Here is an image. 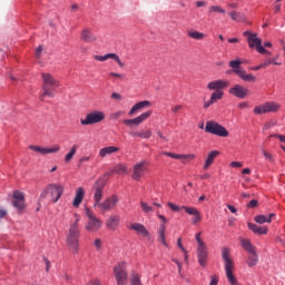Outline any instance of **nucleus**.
<instances>
[{"mask_svg":"<svg viewBox=\"0 0 285 285\" xmlns=\"http://www.w3.org/2000/svg\"><path fill=\"white\" fill-rule=\"evenodd\" d=\"M106 188V180L104 178H98L91 187V193L94 195V208H97L99 213H110L115 210L119 204V196L111 195L104 199V190ZM104 199V200H102Z\"/></svg>","mask_w":285,"mask_h":285,"instance_id":"nucleus-1","label":"nucleus"},{"mask_svg":"<svg viewBox=\"0 0 285 285\" xmlns=\"http://www.w3.org/2000/svg\"><path fill=\"white\" fill-rule=\"evenodd\" d=\"M79 222H81V216L79 214H73V218L69 222V229L67 233V246L73 254L79 253V239H81V227H79Z\"/></svg>","mask_w":285,"mask_h":285,"instance_id":"nucleus-2","label":"nucleus"},{"mask_svg":"<svg viewBox=\"0 0 285 285\" xmlns=\"http://www.w3.org/2000/svg\"><path fill=\"white\" fill-rule=\"evenodd\" d=\"M42 94L41 101H46V97L52 99L55 97V88H59V81L50 73L42 72Z\"/></svg>","mask_w":285,"mask_h":285,"instance_id":"nucleus-3","label":"nucleus"},{"mask_svg":"<svg viewBox=\"0 0 285 285\" xmlns=\"http://www.w3.org/2000/svg\"><path fill=\"white\" fill-rule=\"evenodd\" d=\"M222 257L225 264V273L229 284L237 285L238 284L237 278L233 274V271H235V262L233 261V258H230V249H228L227 247H224L222 249Z\"/></svg>","mask_w":285,"mask_h":285,"instance_id":"nucleus-4","label":"nucleus"},{"mask_svg":"<svg viewBox=\"0 0 285 285\" xmlns=\"http://www.w3.org/2000/svg\"><path fill=\"white\" fill-rule=\"evenodd\" d=\"M49 195V199L52 204H57L63 195V186L57 184H49L40 194L39 202H43Z\"/></svg>","mask_w":285,"mask_h":285,"instance_id":"nucleus-5","label":"nucleus"},{"mask_svg":"<svg viewBox=\"0 0 285 285\" xmlns=\"http://www.w3.org/2000/svg\"><path fill=\"white\" fill-rule=\"evenodd\" d=\"M242 63H244L243 60H232L229 61V67L233 70L234 75H237L242 81H245L246 83H255L257 81V77L253 73L246 72V70L242 69Z\"/></svg>","mask_w":285,"mask_h":285,"instance_id":"nucleus-6","label":"nucleus"},{"mask_svg":"<svg viewBox=\"0 0 285 285\" xmlns=\"http://www.w3.org/2000/svg\"><path fill=\"white\" fill-rule=\"evenodd\" d=\"M240 245L248 253L246 262L247 266L249 268H253V266H257V263L259 262V256L257 255V250H255V246H253V244H250V240L246 238H240Z\"/></svg>","mask_w":285,"mask_h":285,"instance_id":"nucleus-7","label":"nucleus"},{"mask_svg":"<svg viewBox=\"0 0 285 285\" xmlns=\"http://www.w3.org/2000/svg\"><path fill=\"white\" fill-rule=\"evenodd\" d=\"M86 215L88 217V222L85 225V229H87L88 233H97V230L104 226V223L97 217L95 212L89 208H86Z\"/></svg>","mask_w":285,"mask_h":285,"instance_id":"nucleus-8","label":"nucleus"},{"mask_svg":"<svg viewBox=\"0 0 285 285\" xmlns=\"http://www.w3.org/2000/svg\"><path fill=\"white\" fill-rule=\"evenodd\" d=\"M126 262H120L114 267V276L117 285H128V269Z\"/></svg>","mask_w":285,"mask_h":285,"instance_id":"nucleus-9","label":"nucleus"},{"mask_svg":"<svg viewBox=\"0 0 285 285\" xmlns=\"http://www.w3.org/2000/svg\"><path fill=\"white\" fill-rule=\"evenodd\" d=\"M106 119V114L100 110H94L86 115L85 119H80L81 126H94V124H101Z\"/></svg>","mask_w":285,"mask_h":285,"instance_id":"nucleus-10","label":"nucleus"},{"mask_svg":"<svg viewBox=\"0 0 285 285\" xmlns=\"http://www.w3.org/2000/svg\"><path fill=\"white\" fill-rule=\"evenodd\" d=\"M282 105L276 101H267L263 105L256 106L254 108L255 115H266L268 112H279Z\"/></svg>","mask_w":285,"mask_h":285,"instance_id":"nucleus-11","label":"nucleus"},{"mask_svg":"<svg viewBox=\"0 0 285 285\" xmlns=\"http://www.w3.org/2000/svg\"><path fill=\"white\" fill-rule=\"evenodd\" d=\"M205 132H208L209 135H217V137H228V131L225 127L215 120L206 122Z\"/></svg>","mask_w":285,"mask_h":285,"instance_id":"nucleus-12","label":"nucleus"},{"mask_svg":"<svg viewBox=\"0 0 285 285\" xmlns=\"http://www.w3.org/2000/svg\"><path fill=\"white\" fill-rule=\"evenodd\" d=\"M244 37H247L249 48H256L257 52H266V49L262 46V39L257 37V33L245 31Z\"/></svg>","mask_w":285,"mask_h":285,"instance_id":"nucleus-13","label":"nucleus"},{"mask_svg":"<svg viewBox=\"0 0 285 285\" xmlns=\"http://www.w3.org/2000/svg\"><path fill=\"white\" fill-rule=\"evenodd\" d=\"M146 170H148V163L146 160H141L134 166L131 179L135 181H141V177L146 175Z\"/></svg>","mask_w":285,"mask_h":285,"instance_id":"nucleus-14","label":"nucleus"},{"mask_svg":"<svg viewBox=\"0 0 285 285\" xmlns=\"http://www.w3.org/2000/svg\"><path fill=\"white\" fill-rule=\"evenodd\" d=\"M153 115V111H146L139 115L138 117L134 119H125L122 120V124L127 126L128 128H137L140 124H144L150 116Z\"/></svg>","mask_w":285,"mask_h":285,"instance_id":"nucleus-15","label":"nucleus"},{"mask_svg":"<svg viewBox=\"0 0 285 285\" xmlns=\"http://www.w3.org/2000/svg\"><path fill=\"white\" fill-rule=\"evenodd\" d=\"M248 88L242 86V85H235L229 89V95H233V97H237V99H246L247 95H249Z\"/></svg>","mask_w":285,"mask_h":285,"instance_id":"nucleus-16","label":"nucleus"},{"mask_svg":"<svg viewBox=\"0 0 285 285\" xmlns=\"http://www.w3.org/2000/svg\"><path fill=\"white\" fill-rule=\"evenodd\" d=\"M198 264L203 268H206V262L208 259V247L206 245H200L197 247Z\"/></svg>","mask_w":285,"mask_h":285,"instance_id":"nucleus-17","label":"nucleus"},{"mask_svg":"<svg viewBox=\"0 0 285 285\" xmlns=\"http://www.w3.org/2000/svg\"><path fill=\"white\" fill-rule=\"evenodd\" d=\"M94 59L96 61H108V59H112V61H116V63H118L119 68H125L126 63H124L121 61V59L119 58V56L117 53H107L105 56H94Z\"/></svg>","mask_w":285,"mask_h":285,"instance_id":"nucleus-18","label":"nucleus"},{"mask_svg":"<svg viewBox=\"0 0 285 285\" xmlns=\"http://www.w3.org/2000/svg\"><path fill=\"white\" fill-rule=\"evenodd\" d=\"M157 217L163 222L159 226L158 239L161 242L163 246L168 247V243H166V222L168 220L164 215H160V214H157Z\"/></svg>","mask_w":285,"mask_h":285,"instance_id":"nucleus-19","label":"nucleus"},{"mask_svg":"<svg viewBox=\"0 0 285 285\" xmlns=\"http://www.w3.org/2000/svg\"><path fill=\"white\" fill-rule=\"evenodd\" d=\"M29 148L30 150H33V153H39L40 155H51L55 153H59V150H61V147H59V145H56L52 148H43L40 146L30 145Z\"/></svg>","mask_w":285,"mask_h":285,"instance_id":"nucleus-20","label":"nucleus"},{"mask_svg":"<svg viewBox=\"0 0 285 285\" xmlns=\"http://www.w3.org/2000/svg\"><path fill=\"white\" fill-rule=\"evenodd\" d=\"M80 39L85 41V43H97V36L94 35L90 28L82 29Z\"/></svg>","mask_w":285,"mask_h":285,"instance_id":"nucleus-21","label":"nucleus"},{"mask_svg":"<svg viewBox=\"0 0 285 285\" xmlns=\"http://www.w3.org/2000/svg\"><path fill=\"white\" fill-rule=\"evenodd\" d=\"M207 88L208 90L222 91L224 88H228V81L222 79L214 80L208 82Z\"/></svg>","mask_w":285,"mask_h":285,"instance_id":"nucleus-22","label":"nucleus"},{"mask_svg":"<svg viewBox=\"0 0 285 285\" xmlns=\"http://www.w3.org/2000/svg\"><path fill=\"white\" fill-rule=\"evenodd\" d=\"M185 213L187 215H191L193 218V224H199L202 222V214H199V209L195 207H188V206H183Z\"/></svg>","mask_w":285,"mask_h":285,"instance_id":"nucleus-23","label":"nucleus"},{"mask_svg":"<svg viewBox=\"0 0 285 285\" xmlns=\"http://www.w3.org/2000/svg\"><path fill=\"white\" fill-rule=\"evenodd\" d=\"M150 106H153V102H150L149 100H144V101L137 102L129 110V117H132V115H136L137 112H139V110H142V108H148Z\"/></svg>","mask_w":285,"mask_h":285,"instance_id":"nucleus-24","label":"nucleus"},{"mask_svg":"<svg viewBox=\"0 0 285 285\" xmlns=\"http://www.w3.org/2000/svg\"><path fill=\"white\" fill-rule=\"evenodd\" d=\"M119 215H111L109 218L106 220V226L109 228V230H117L119 228V222H120Z\"/></svg>","mask_w":285,"mask_h":285,"instance_id":"nucleus-25","label":"nucleus"},{"mask_svg":"<svg viewBox=\"0 0 285 285\" xmlns=\"http://www.w3.org/2000/svg\"><path fill=\"white\" fill-rule=\"evenodd\" d=\"M85 196H86V189H83V187H79L76 190V196L73 198L72 206L75 208H79V206H81V202H83Z\"/></svg>","mask_w":285,"mask_h":285,"instance_id":"nucleus-26","label":"nucleus"},{"mask_svg":"<svg viewBox=\"0 0 285 285\" xmlns=\"http://www.w3.org/2000/svg\"><path fill=\"white\" fill-rule=\"evenodd\" d=\"M131 230H135L138 233V235H142V237H150V232L142 224L139 223H132L130 225Z\"/></svg>","mask_w":285,"mask_h":285,"instance_id":"nucleus-27","label":"nucleus"},{"mask_svg":"<svg viewBox=\"0 0 285 285\" xmlns=\"http://www.w3.org/2000/svg\"><path fill=\"white\" fill-rule=\"evenodd\" d=\"M219 155V151L213 150L208 154L207 158L205 159V164L203 166V170H208L213 164H215V158Z\"/></svg>","mask_w":285,"mask_h":285,"instance_id":"nucleus-28","label":"nucleus"},{"mask_svg":"<svg viewBox=\"0 0 285 285\" xmlns=\"http://www.w3.org/2000/svg\"><path fill=\"white\" fill-rule=\"evenodd\" d=\"M249 230H253L255 235H268V227L266 226H258L253 223L247 224Z\"/></svg>","mask_w":285,"mask_h":285,"instance_id":"nucleus-29","label":"nucleus"},{"mask_svg":"<svg viewBox=\"0 0 285 285\" xmlns=\"http://www.w3.org/2000/svg\"><path fill=\"white\" fill-rule=\"evenodd\" d=\"M115 153H119V148L115 146L104 147L99 150V157L105 159V157H109V155H115Z\"/></svg>","mask_w":285,"mask_h":285,"instance_id":"nucleus-30","label":"nucleus"},{"mask_svg":"<svg viewBox=\"0 0 285 285\" xmlns=\"http://www.w3.org/2000/svg\"><path fill=\"white\" fill-rule=\"evenodd\" d=\"M166 157H170L171 159H195L194 154H188V155H179V154H174L170 151H165L163 153Z\"/></svg>","mask_w":285,"mask_h":285,"instance_id":"nucleus-31","label":"nucleus"},{"mask_svg":"<svg viewBox=\"0 0 285 285\" xmlns=\"http://www.w3.org/2000/svg\"><path fill=\"white\" fill-rule=\"evenodd\" d=\"M129 135L131 137H140V139H150V137H153V131L142 129L140 131H131Z\"/></svg>","mask_w":285,"mask_h":285,"instance_id":"nucleus-32","label":"nucleus"},{"mask_svg":"<svg viewBox=\"0 0 285 285\" xmlns=\"http://www.w3.org/2000/svg\"><path fill=\"white\" fill-rule=\"evenodd\" d=\"M273 217H275V214H269V215H258L255 216L254 220L256 224H271L273 222Z\"/></svg>","mask_w":285,"mask_h":285,"instance_id":"nucleus-33","label":"nucleus"},{"mask_svg":"<svg viewBox=\"0 0 285 285\" xmlns=\"http://www.w3.org/2000/svg\"><path fill=\"white\" fill-rule=\"evenodd\" d=\"M187 36L190 37V39H195L196 41H202L206 35L203 32H199L197 30H189L187 31Z\"/></svg>","mask_w":285,"mask_h":285,"instance_id":"nucleus-34","label":"nucleus"},{"mask_svg":"<svg viewBox=\"0 0 285 285\" xmlns=\"http://www.w3.org/2000/svg\"><path fill=\"white\" fill-rule=\"evenodd\" d=\"M77 148H79V146L77 145H73L71 147L69 153L65 156V164H70V161H72V158L75 157V155H77Z\"/></svg>","mask_w":285,"mask_h":285,"instance_id":"nucleus-35","label":"nucleus"},{"mask_svg":"<svg viewBox=\"0 0 285 285\" xmlns=\"http://www.w3.org/2000/svg\"><path fill=\"white\" fill-rule=\"evenodd\" d=\"M130 284L131 285H144V284H141V276H139V274L137 272H131Z\"/></svg>","mask_w":285,"mask_h":285,"instance_id":"nucleus-36","label":"nucleus"},{"mask_svg":"<svg viewBox=\"0 0 285 285\" xmlns=\"http://www.w3.org/2000/svg\"><path fill=\"white\" fill-rule=\"evenodd\" d=\"M112 173H116V175H127L128 174V167H126L122 164H118Z\"/></svg>","mask_w":285,"mask_h":285,"instance_id":"nucleus-37","label":"nucleus"},{"mask_svg":"<svg viewBox=\"0 0 285 285\" xmlns=\"http://www.w3.org/2000/svg\"><path fill=\"white\" fill-rule=\"evenodd\" d=\"M108 76L111 78V79H115V81H124L126 79V75L124 73H119V72H115V71H110L108 73Z\"/></svg>","mask_w":285,"mask_h":285,"instance_id":"nucleus-38","label":"nucleus"},{"mask_svg":"<svg viewBox=\"0 0 285 285\" xmlns=\"http://www.w3.org/2000/svg\"><path fill=\"white\" fill-rule=\"evenodd\" d=\"M208 12L213 14V12H218L219 14H226V9L222 8L220 6H212L208 9Z\"/></svg>","mask_w":285,"mask_h":285,"instance_id":"nucleus-39","label":"nucleus"},{"mask_svg":"<svg viewBox=\"0 0 285 285\" xmlns=\"http://www.w3.org/2000/svg\"><path fill=\"white\" fill-rule=\"evenodd\" d=\"M12 206L13 208H17V210L21 212L23 208H26V200H14Z\"/></svg>","mask_w":285,"mask_h":285,"instance_id":"nucleus-40","label":"nucleus"},{"mask_svg":"<svg viewBox=\"0 0 285 285\" xmlns=\"http://www.w3.org/2000/svg\"><path fill=\"white\" fill-rule=\"evenodd\" d=\"M224 97V91H215L210 96V100L216 104V101H219Z\"/></svg>","mask_w":285,"mask_h":285,"instance_id":"nucleus-41","label":"nucleus"},{"mask_svg":"<svg viewBox=\"0 0 285 285\" xmlns=\"http://www.w3.org/2000/svg\"><path fill=\"white\" fill-rule=\"evenodd\" d=\"M229 17L230 19H233V21H244V17L242 16L240 12L237 11L229 12Z\"/></svg>","mask_w":285,"mask_h":285,"instance_id":"nucleus-42","label":"nucleus"},{"mask_svg":"<svg viewBox=\"0 0 285 285\" xmlns=\"http://www.w3.org/2000/svg\"><path fill=\"white\" fill-rule=\"evenodd\" d=\"M140 206L144 210V213H154L155 212V208L153 206L148 205V203L141 202Z\"/></svg>","mask_w":285,"mask_h":285,"instance_id":"nucleus-43","label":"nucleus"},{"mask_svg":"<svg viewBox=\"0 0 285 285\" xmlns=\"http://www.w3.org/2000/svg\"><path fill=\"white\" fill-rule=\"evenodd\" d=\"M167 206L174 212L179 213V210H184V206L175 205L174 203H168Z\"/></svg>","mask_w":285,"mask_h":285,"instance_id":"nucleus-44","label":"nucleus"},{"mask_svg":"<svg viewBox=\"0 0 285 285\" xmlns=\"http://www.w3.org/2000/svg\"><path fill=\"white\" fill-rule=\"evenodd\" d=\"M13 199L26 202V196H23V193L16 190L13 191Z\"/></svg>","mask_w":285,"mask_h":285,"instance_id":"nucleus-45","label":"nucleus"},{"mask_svg":"<svg viewBox=\"0 0 285 285\" xmlns=\"http://www.w3.org/2000/svg\"><path fill=\"white\" fill-rule=\"evenodd\" d=\"M126 115V111L119 110L111 115V119H119V117H124Z\"/></svg>","mask_w":285,"mask_h":285,"instance_id":"nucleus-46","label":"nucleus"},{"mask_svg":"<svg viewBox=\"0 0 285 285\" xmlns=\"http://www.w3.org/2000/svg\"><path fill=\"white\" fill-rule=\"evenodd\" d=\"M196 242H197L198 246L206 245V243L204 240H202V233L196 234Z\"/></svg>","mask_w":285,"mask_h":285,"instance_id":"nucleus-47","label":"nucleus"},{"mask_svg":"<svg viewBox=\"0 0 285 285\" xmlns=\"http://www.w3.org/2000/svg\"><path fill=\"white\" fill-rule=\"evenodd\" d=\"M94 246H95L96 250H101V239H100V238H97V239L94 242Z\"/></svg>","mask_w":285,"mask_h":285,"instance_id":"nucleus-48","label":"nucleus"},{"mask_svg":"<svg viewBox=\"0 0 285 285\" xmlns=\"http://www.w3.org/2000/svg\"><path fill=\"white\" fill-rule=\"evenodd\" d=\"M41 52H43V46H39V47L36 49V58L40 59Z\"/></svg>","mask_w":285,"mask_h":285,"instance_id":"nucleus-49","label":"nucleus"},{"mask_svg":"<svg viewBox=\"0 0 285 285\" xmlns=\"http://www.w3.org/2000/svg\"><path fill=\"white\" fill-rule=\"evenodd\" d=\"M258 202L253 199L248 203L247 208H257Z\"/></svg>","mask_w":285,"mask_h":285,"instance_id":"nucleus-50","label":"nucleus"},{"mask_svg":"<svg viewBox=\"0 0 285 285\" xmlns=\"http://www.w3.org/2000/svg\"><path fill=\"white\" fill-rule=\"evenodd\" d=\"M111 99H115L116 101H121L122 97L120 96V94L112 92Z\"/></svg>","mask_w":285,"mask_h":285,"instance_id":"nucleus-51","label":"nucleus"},{"mask_svg":"<svg viewBox=\"0 0 285 285\" xmlns=\"http://www.w3.org/2000/svg\"><path fill=\"white\" fill-rule=\"evenodd\" d=\"M92 159V156H83L79 159V164H83L86 161H90Z\"/></svg>","mask_w":285,"mask_h":285,"instance_id":"nucleus-52","label":"nucleus"},{"mask_svg":"<svg viewBox=\"0 0 285 285\" xmlns=\"http://www.w3.org/2000/svg\"><path fill=\"white\" fill-rule=\"evenodd\" d=\"M181 108H184V106H181V105H176V106L171 109V112H174L175 115H177V112H179V110H181Z\"/></svg>","mask_w":285,"mask_h":285,"instance_id":"nucleus-53","label":"nucleus"},{"mask_svg":"<svg viewBox=\"0 0 285 285\" xmlns=\"http://www.w3.org/2000/svg\"><path fill=\"white\" fill-rule=\"evenodd\" d=\"M263 155L265 159H268L269 161H273V155H271L268 151L263 150Z\"/></svg>","mask_w":285,"mask_h":285,"instance_id":"nucleus-54","label":"nucleus"},{"mask_svg":"<svg viewBox=\"0 0 285 285\" xmlns=\"http://www.w3.org/2000/svg\"><path fill=\"white\" fill-rule=\"evenodd\" d=\"M177 246H178V248H180V250H181L183 253H186V248H185L184 245L181 244V238H178V240H177Z\"/></svg>","mask_w":285,"mask_h":285,"instance_id":"nucleus-55","label":"nucleus"},{"mask_svg":"<svg viewBox=\"0 0 285 285\" xmlns=\"http://www.w3.org/2000/svg\"><path fill=\"white\" fill-rule=\"evenodd\" d=\"M62 279L68 283L72 282V277L66 273L62 275Z\"/></svg>","mask_w":285,"mask_h":285,"instance_id":"nucleus-56","label":"nucleus"},{"mask_svg":"<svg viewBox=\"0 0 285 285\" xmlns=\"http://www.w3.org/2000/svg\"><path fill=\"white\" fill-rule=\"evenodd\" d=\"M232 168H242V163L240 161H233L230 163Z\"/></svg>","mask_w":285,"mask_h":285,"instance_id":"nucleus-57","label":"nucleus"},{"mask_svg":"<svg viewBox=\"0 0 285 285\" xmlns=\"http://www.w3.org/2000/svg\"><path fill=\"white\" fill-rule=\"evenodd\" d=\"M227 208H228V210H230V213H233L234 215L237 214V208H235V206H233V205H227Z\"/></svg>","mask_w":285,"mask_h":285,"instance_id":"nucleus-58","label":"nucleus"},{"mask_svg":"<svg viewBox=\"0 0 285 285\" xmlns=\"http://www.w3.org/2000/svg\"><path fill=\"white\" fill-rule=\"evenodd\" d=\"M281 10H282V4L275 2L274 12H279Z\"/></svg>","mask_w":285,"mask_h":285,"instance_id":"nucleus-59","label":"nucleus"},{"mask_svg":"<svg viewBox=\"0 0 285 285\" xmlns=\"http://www.w3.org/2000/svg\"><path fill=\"white\" fill-rule=\"evenodd\" d=\"M87 285H101V282L99 279L90 281Z\"/></svg>","mask_w":285,"mask_h":285,"instance_id":"nucleus-60","label":"nucleus"},{"mask_svg":"<svg viewBox=\"0 0 285 285\" xmlns=\"http://www.w3.org/2000/svg\"><path fill=\"white\" fill-rule=\"evenodd\" d=\"M213 104H215V102L209 98V100L204 104V108H210V106H213Z\"/></svg>","mask_w":285,"mask_h":285,"instance_id":"nucleus-61","label":"nucleus"},{"mask_svg":"<svg viewBox=\"0 0 285 285\" xmlns=\"http://www.w3.org/2000/svg\"><path fill=\"white\" fill-rule=\"evenodd\" d=\"M271 63H273V61L271 59H267L261 66H263V68H267V66H271Z\"/></svg>","mask_w":285,"mask_h":285,"instance_id":"nucleus-62","label":"nucleus"},{"mask_svg":"<svg viewBox=\"0 0 285 285\" xmlns=\"http://www.w3.org/2000/svg\"><path fill=\"white\" fill-rule=\"evenodd\" d=\"M196 6L197 8H204V6H206V1H197Z\"/></svg>","mask_w":285,"mask_h":285,"instance_id":"nucleus-63","label":"nucleus"},{"mask_svg":"<svg viewBox=\"0 0 285 285\" xmlns=\"http://www.w3.org/2000/svg\"><path fill=\"white\" fill-rule=\"evenodd\" d=\"M217 278H215V276H212V281L209 283V285H217Z\"/></svg>","mask_w":285,"mask_h":285,"instance_id":"nucleus-64","label":"nucleus"}]
</instances>
